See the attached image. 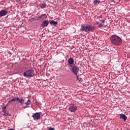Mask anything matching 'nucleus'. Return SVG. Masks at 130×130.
<instances>
[{
  "label": "nucleus",
  "instance_id": "nucleus-16",
  "mask_svg": "<svg viewBox=\"0 0 130 130\" xmlns=\"http://www.w3.org/2000/svg\"><path fill=\"white\" fill-rule=\"evenodd\" d=\"M40 7L41 8V9H44L46 8V4L42 3V4L40 5Z\"/></svg>",
  "mask_w": 130,
  "mask_h": 130
},
{
  "label": "nucleus",
  "instance_id": "nucleus-3",
  "mask_svg": "<svg viewBox=\"0 0 130 130\" xmlns=\"http://www.w3.org/2000/svg\"><path fill=\"white\" fill-rule=\"evenodd\" d=\"M34 70L32 69L27 70L23 73L24 77H26V78H32V77H34Z\"/></svg>",
  "mask_w": 130,
  "mask_h": 130
},
{
  "label": "nucleus",
  "instance_id": "nucleus-18",
  "mask_svg": "<svg viewBox=\"0 0 130 130\" xmlns=\"http://www.w3.org/2000/svg\"><path fill=\"white\" fill-rule=\"evenodd\" d=\"M76 81H78L79 83H81L82 82H83V79L81 78H79L78 76V77H77Z\"/></svg>",
  "mask_w": 130,
  "mask_h": 130
},
{
  "label": "nucleus",
  "instance_id": "nucleus-22",
  "mask_svg": "<svg viewBox=\"0 0 130 130\" xmlns=\"http://www.w3.org/2000/svg\"><path fill=\"white\" fill-rule=\"evenodd\" d=\"M3 110H6V109H7V107H6V106L3 107Z\"/></svg>",
  "mask_w": 130,
  "mask_h": 130
},
{
  "label": "nucleus",
  "instance_id": "nucleus-7",
  "mask_svg": "<svg viewBox=\"0 0 130 130\" xmlns=\"http://www.w3.org/2000/svg\"><path fill=\"white\" fill-rule=\"evenodd\" d=\"M49 25V21L48 20H45L41 24V27L44 28L47 27Z\"/></svg>",
  "mask_w": 130,
  "mask_h": 130
},
{
  "label": "nucleus",
  "instance_id": "nucleus-26",
  "mask_svg": "<svg viewBox=\"0 0 130 130\" xmlns=\"http://www.w3.org/2000/svg\"><path fill=\"white\" fill-rule=\"evenodd\" d=\"M19 1H21V0H19Z\"/></svg>",
  "mask_w": 130,
  "mask_h": 130
},
{
  "label": "nucleus",
  "instance_id": "nucleus-24",
  "mask_svg": "<svg viewBox=\"0 0 130 130\" xmlns=\"http://www.w3.org/2000/svg\"><path fill=\"white\" fill-rule=\"evenodd\" d=\"M96 25H100V23L99 22H96Z\"/></svg>",
  "mask_w": 130,
  "mask_h": 130
},
{
  "label": "nucleus",
  "instance_id": "nucleus-1",
  "mask_svg": "<svg viewBox=\"0 0 130 130\" xmlns=\"http://www.w3.org/2000/svg\"><path fill=\"white\" fill-rule=\"evenodd\" d=\"M110 39L111 44L115 46H120L122 44L121 38L116 35L111 36Z\"/></svg>",
  "mask_w": 130,
  "mask_h": 130
},
{
  "label": "nucleus",
  "instance_id": "nucleus-13",
  "mask_svg": "<svg viewBox=\"0 0 130 130\" xmlns=\"http://www.w3.org/2000/svg\"><path fill=\"white\" fill-rule=\"evenodd\" d=\"M38 18L39 19H41L43 20L44 19H46V18H47V16H46V14H43L40 16Z\"/></svg>",
  "mask_w": 130,
  "mask_h": 130
},
{
  "label": "nucleus",
  "instance_id": "nucleus-10",
  "mask_svg": "<svg viewBox=\"0 0 130 130\" xmlns=\"http://www.w3.org/2000/svg\"><path fill=\"white\" fill-rule=\"evenodd\" d=\"M8 14V11L6 10H2L0 12V17H5Z\"/></svg>",
  "mask_w": 130,
  "mask_h": 130
},
{
  "label": "nucleus",
  "instance_id": "nucleus-6",
  "mask_svg": "<svg viewBox=\"0 0 130 130\" xmlns=\"http://www.w3.org/2000/svg\"><path fill=\"white\" fill-rule=\"evenodd\" d=\"M32 117L35 120H38V119H40V113L38 112L35 113L32 115Z\"/></svg>",
  "mask_w": 130,
  "mask_h": 130
},
{
  "label": "nucleus",
  "instance_id": "nucleus-15",
  "mask_svg": "<svg viewBox=\"0 0 130 130\" xmlns=\"http://www.w3.org/2000/svg\"><path fill=\"white\" fill-rule=\"evenodd\" d=\"M50 24L51 25V26H56V25H57V22L52 20L50 22Z\"/></svg>",
  "mask_w": 130,
  "mask_h": 130
},
{
  "label": "nucleus",
  "instance_id": "nucleus-2",
  "mask_svg": "<svg viewBox=\"0 0 130 130\" xmlns=\"http://www.w3.org/2000/svg\"><path fill=\"white\" fill-rule=\"evenodd\" d=\"M94 30H95V27L91 26L88 24H82L80 28V31L82 32H93Z\"/></svg>",
  "mask_w": 130,
  "mask_h": 130
},
{
  "label": "nucleus",
  "instance_id": "nucleus-5",
  "mask_svg": "<svg viewBox=\"0 0 130 130\" xmlns=\"http://www.w3.org/2000/svg\"><path fill=\"white\" fill-rule=\"evenodd\" d=\"M77 107L75 104H72L69 106V110L70 112H76Z\"/></svg>",
  "mask_w": 130,
  "mask_h": 130
},
{
  "label": "nucleus",
  "instance_id": "nucleus-14",
  "mask_svg": "<svg viewBox=\"0 0 130 130\" xmlns=\"http://www.w3.org/2000/svg\"><path fill=\"white\" fill-rule=\"evenodd\" d=\"M17 103H20V104H23V103L24 102V99H20L19 98H17Z\"/></svg>",
  "mask_w": 130,
  "mask_h": 130
},
{
  "label": "nucleus",
  "instance_id": "nucleus-23",
  "mask_svg": "<svg viewBox=\"0 0 130 130\" xmlns=\"http://www.w3.org/2000/svg\"><path fill=\"white\" fill-rule=\"evenodd\" d=\"M49 130H55V129H54V128L50 127L49 128Z\"/></svg>",
  "mask_w": 130,
  "mask_h": 130
},
{
  "label": "nucleus",
  "instance_id": "nucleus-11",
  "mask_svg": "<svg viewBox=\"0 0 130 130\" xmlns=\"http://www.w3.org/2000/svg\"><path fill=\"white\" fill-rule=\"evenodd\" d=\"M16 101H17V98H14L13 99L10 100L8 101V103H9V104H13V103H15Z\"/></svg>",
  "mask_w": 130,
  "mask_h": 130
},
{
  "label": "nucleus",
  "instance_id": "nucleus-20",
  "mask_svg": "<svg viewBox=\"0 0 130 130\" xmlns=\"http://www.w3.org/2000/svg\"><path fill=\"white\" fill-rule=\"evenodd\" d=\"M3 112L4 113L5 116H7V115H8V113L7 112V111L6 110H3Z\"/></svg>",
  "mask_w": 130,
  "mask_h": 130
},
{
  "label": "nucleus",
  "instance_id": "nucleus-9",
  "mask_svg": "<svg viewBox=\"0 0 130 130\" xmlns=\"http://www.w3.org/2000/svg\"><path fill=\"white\" fill-rule=\"evenodd\" d=\"M123 119L122 121L125 122L126 121V119H127V117L124 114H120V119Z\"/></svg>",
  "mask_w": 130,
  "mask_h": 130
},
{
  "label": "nucleus",
  "instance_id": "nucleus-21",
  "mask_svg": "<svg viewBox=\"0 0 130 130\" xmlns=\"http://www.w3.org/2000/svg\"><path fill=\"white\" fill-rule=\"evenodd\" d=\"M36 19L35 18H31L30 19H29L30 22H33L34 21H36Z\"/></svg>",
  "mask_w": 130,
  "mask_h": 130
},
{
  "label": "nucleus",
  "instance_id": "nucleus-17",
  "mask_svg": "<svg viewBox=\"0 0 130 130\" xmlns=\"http://www.w3.org/2000/svg\"><path fill=\"white\" fill-rule=\"evenodd\" d=\"M98 3L99 4V3H100V1H99V0H94L93 1V5L94 6H96V5H97Z\"/></svg>",
  "mask_w": 130,
  "mask_h": 130
},
{
  "label": "nucleus",
  "instance_id": "nucleus-19",
  "mask_svg": "<svg viewBox=\"0 0 130 130\" xmlns=\"http://www.w3.org/2000/svg\"><path fill=\"white\" fill-rule=\"evenodd\" d=\"M25 104H26V105H30V104H31V101H30V100H28V101L25 102Z\"/></svg>",
  "mask_w": 130,
  "mask_h": 130
},
{
  "label": "nucleus",
  "instance_id": "nucleus-4",
  "mask_svg": "<svg viewBox=\"0 0 130 130\" xmlns=\"http://www.w3.org/2000/svg\"><path fill=\"white\" fill-rule=\"evenodd\" d=\"M71 71L72 72H73V74L76 76L77 77V80H79V76H78V73H79V71H80V69H79V67L74 66L72 67Z\"/></svg>",
  "mask_w": 130,
  "mask_h": 130
},
{
  "label": "nucleus",
  "instance_id": "nucleus-12",
  "mask_svg": "<svg viewBox=\"0 0 130 130\" xmlns=\"http://www.w3.org/2000/svg\"><path fill=\"white\" fill-rule=\"evenodd\" d=\"M75 62V61L74 60V58L70 57L69 59H68V63L69 64H71V66H72V64H74V63Z\"/></svg>",
  "mask_w": 130,
  "mask_h": 130
},
{
  "label": "nucleus",
  "instance_id": "nucleus-25",
  "mask_svg": "<svg viewBox=\"0 0 130 130\" xmlns=\"http://www.w3.org/2000/svg\"><path fill=\"white\" fill-rule=\"evenodd\" d=\"M26 107H25V108H26Z\"/></svg>",
  "mask_w": 130,
  "mask_h": 130
},
{
  "label": "nucleus",
  "instance_id": "nucleus-8",
  "mask_svg": "<svg viewBox=\"0 0 130 130\" xmlns=\"http://www.w3.org/2000/svg\"><path fill=\"white\" fill-rule=\"evenodd\" d=\"M96 19H100V21L101 22V23L98 26L99 28H102V27H103V25H104V23H105V20H101L100 19H102V17H98Z\"/></svg>",
  "mask_w": 130,
  "mask_h": 130
}]
</instances>
